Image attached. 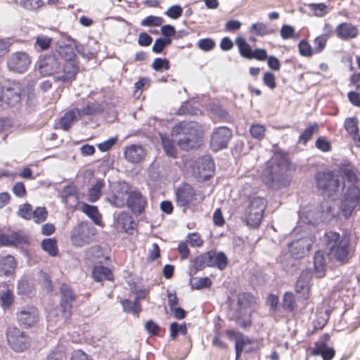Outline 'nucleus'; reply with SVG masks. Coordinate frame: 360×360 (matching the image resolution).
Segmentation results:
<instances>
[{
	"label": "nucleus",
	"instance_id": "9d476101",
	"mask_svg": "<svg viewBox=\"0 0 360 360\" xmlns=\"http://www.w3.org/2000/svg\"><path fill=\"white\" fill-rule=\"evenodd\" d=\"M6 337L10 347L17 352H23L30 346V338L18 328H8Z\"/></svg>",
	"mask_w": 360,
	"mask_h": 360
},
{
	"label": "nucleus",
	"instance_id": "f704fd0d",
	"mask_svg": "<svg viewBox=\"0 0 360 360\" xmlns=\"http://www.w3.org/2000/svg\"><path fill=\"white\" fill-rule=\"evenodd\" d=\"M314 269L317 277L321 278L324 276L325 259L321 251H317L314 255Z\"/></svg>",
	"mask_w": 360,
	"mask_h": 360
},
{
	"label": "nucleus",
	"instance_id": "c9c22d12",
	"mask_svg": "<svg viewBox=\"0 0 360 360\" xmlns=\"http://www.w3.org/2000/svg\"><path fill=\"white\" fill-rule=\"evenodd\" d=\"M274 30L269 29L266 25L263 22H257L251 25L250 32L257 36L262 37L274 33Z\"/></svg>",
	"mask_w": 360,
	"mask_h": 360
},
{
	"label": "nucleus",
	"instance_id": "79ce46f5",
	"mask_svg": "<svg viewBox=\"0 0 360 360\" xmlns=\"http://www.w3.org/2000/svg\"><path fill=\"white\" fill-rule=\"evenodd\" d=\"M15 2L27 10L33 11L39 9L44 4L41 0H15Z\"/></svg>",
	"mask_w": 360,
	"mask_h": 360
},
{
	"label": "nucleus",
	"instance_id": "5fc2aeb1",
	"mask_svg": "<svg viewBox=\"0 0 360 360\" xmlns=\"http://www.w3.org/2000/svg\"><path fill=\"white\" fill-rule=\"evenodd\" d=\"M283 306L284 309L293 310L295 306L294 295L291 292H287L283 296Z\"/></svg>",
	"mask_w": 360,
	"mask_h": 360
},
{
	"label": "nucleus",
	"instance_id": "58836bf2",
	"mask_svg": "<svg viewBox=\"0 0 360 360\" xmlns=\"http://www.w3.org/2000/svg\"><path fill=\"white\" fill-rule=\"evenodd\" d=\"M191 286L193 289H202L209 288L212 285L211 280L207 277L204 278H192L190 281Z\"/></svg>",
	"mask_w": 360,
	"mask_h": 360
},
{
	"label": "nucleus",
	"instance_id": "bf43d9fd",
	"mask_svg": "<svg viewBox=\"0 0 360 360\" xmlns=\"http://www.w3.org/2000/svg\"><path fill=\"white\" fill-rule=\"evenodd\" d=\"M65 349L63 346H58L48 355V358L50 360H60L63 359L65 355Z\"/></svg>",
	"mask_w": 360,
	"mask_h": 360
},
{
	"label": "nucleus",
	"instance_id": "6ab92c4d",
	"mask_svg": "<svg viewBox=\"0 0 360 360\" xmlns=\"http://www.w3.org/2000/svg\"><path fill=\"white\" fill-rule=\"evenodd\" d=\"M214 171V163L209 156L202 157L197 163V176L204 181L210 177Z\"/></svg>",
	"mask_w": 360,
	"mask_h": 360
},
{
	"label": "nucleus",
	"instance_id": "338daca9",
	"mask_svg": "<svg viewBox=\"0 0 360 360\" xmlns=\"http://www.w3.org/2000/svg\"><path fill=\"white\" fill-rule=\"evenodd\" d=\"M263 81L265 85L273 89L276 87L275 76L271 72H266L264 75Z\"/></svg>",
	"mask_w": 360,
	"mask_h": 360
},
{
	"label": "nucleus",
	"instance_id": "a211bd4d",
	"mask_svg": "<svg viewBox=\"0 0 360 360\" xmlns=\"http://www.w3.org/2000/svg\"><path fill=\"white\" fill-rule=\"evenodd\" d=\"M329 338V335L325 334L320 341L316 342L315 347L311 350V354L314 356L321 355L323 360H331L335 355V350L327 346Z\"/></svg>",
	"mask_w": 360,
	"mask_h": 360
},
{
	"label": "nucleus",
	"instance_id": "dca6fc26",
	"mask_svg": "<svg viewBox=\"0 0 360 360\" xmlns=\"http://www.w3.org/2000/svg\"><path fill=\"white\" fill-rule=\"evenodd\" d=\"M22 86L20 82L13 81L8 84L4 92L3 91V98L10 105H15L21 100V93Z\"/></svg>",
	"mask_w": 360,
	"mask_h": 360
},
{
	"label": "nucleus",
	"instance_id": "49530a36",
	"mask_svg": "<svg viewBox=\"0 0 360 360\" xmlns=\"http://www.w3.org/2000/svg\"><path fill=\"white\" fill-rule=\"evenodd\" d=\"M317 129L318 125L316 124L308 127L300 136L299 142L303 143H307Z\"/></svg>",
	"mask_w": 360,
	"mask_h": 360
},
{
	"label": "nucleus",
	"instance_id": "4d7b16f0",
	"mask_svg": "<svg viewBox=\"0 0 360 360\" xmlns=\"http://www.w3.org/2000/svg\"><path fill=\"white\" fill-rule=\"evenodd\" d=\"M198 46L204 51L212 50L215 46V42L213 39L205 38L200 39L198 42Z\"/></svg>",
	"mask_w": 360,
	"mask_h": 360
},
{
	"label": "nucleus",
	"instance_id": "a19ab883",
	"mask_svg": "<svg viewBox=\"0 0 360 360\" xmlns=\"http://www.w3.org/2000/svg\"><path fill=\"white\" fill-rule=\"evenodd\" d=\"M249 131L253 139L261 141L264 138L266 128L264 125L253 124L250 127Z\"/></svg>",
	"mask_w": 360,
	"mask_h": 360
},
{
	"label": "nucleus",
	"instance_id": "f03ea898",
	"mask_svg": "<svg viewBox=\"0 0 360 360\" xmlns=\"http://www.w3.org/2000/svg\"><path fill=\"white\" fill-rule=\"evenodd\" d=\"M288 167L287 157L280 152H276L266 165L262 179L267 186L272 188L287 186L291 181L290 176L287 174Z\"/></svg>",
	"mask_w": 360,
	"mask_h": 360
},
{
	"label": "nucleus",
	"instance_id": "7c9ffc66",
	"mask_svg": "<svg viewBox=\"0 0 360 360\" xmlns=\"http://www.w3.org/2000/svg\"><path fill=\"white\" fill-rule=\"evenodd\" d=\"M92 275L95 281L99 282L104 279L112 281L113 279L111 271L103 266H96L93 269Z\"/></svg>",
	"mask_w": 360,
	"mask_h": 360
},
{
	"label": "nucleus",
	"instance_id": "09e8293b",
	"mask_svg": "<svg viewBox=\"0 0 360 360\" xmlns=\"http://www.w3.org/2000/svg\"><path fill=\"white\" fill-rule=\"evenodd\" d=\"M329 314L327 312L319 311L316 314V319L314 321V326L316 329H321L327 323Z\"/></svg>",
	"mask_w": 360,
	"mask_h": 360
},
{
	"label": "nucleus",
	"instance_id": "de8ad7c7",
	"mask_svg": "<svg viewBox=\"0 0 360 360\" xmlns=\"http://www.w3.org/2000/svg\"><path fill=\"white\" fill-rule=\"evenodd\" d=\"M254 297L250 293L243 292L238 297V304L240 308H247L253 302Z\"/></svg>",
	"mask_w": 360,
	"mask_h": 360
},
{
	"label": "nucleus",
	"instance_id": "4c0bfd02",
	"mask_svg": "<svg viewBox=\"0 0 360 360\" xmlns=\"http://www.w3.org/2000/svg\"><path fill=\"white\" fill-rule=\"evenodd\" d=\"M43 250L47 252L51 256H56L58 254L57 242L53 238H46L41 242Z\"/></svg>",
	"mask_w": 360,
	"mask_h": 360
},
{
	"label": "nucleus",
	"instance_id": "a878e982",
	"mask_svg": "<svg viewBox=\"0 0 360 360\" xmlns=\"http://www.w3.org/2000/svg\"><path fill=\"white\" fill-rule=\"evenodd\" d=\"M133 225L132 217L129 213L122 212L118 214L116 219V228L117 230L132 234Z\"/></svg>",
	"mask_w": 360,
	"mask_h": 360
},
{
	"label": "nucleus",
	"instance_id": "6e6552de",
	"mask_svg": "<svg viewBox=\"0 0 360 360\" xmlns=\"http://www.w3.org/2000/svg\"><path fill=\"white\" fill-rule=\"evenodd\" d=\"M266 201L261 197L253 198L245 212V218L248 226L257 227L263 217Z\"/></svg>",
	"mask_w": 360,
	"mask_h": 360
},
{
	"label": "nucleus",
	"instance_id": "c756f323",
	"mask_svg": "<svg viewBox=\"0 0 360 360\" xmlns=\"http://www.w3.org/2000/svg\"><path fill=\"white\" fill-rule=\"evenodd\" d=\"M226 335L230 340H234L236 342V350H243L245 345L250 343V341L247 336L233 330H226Z\"/></svg>",
	"mask_w": 360,
	"mask_h": 360
},
{
	"label": "nucleus",
	"instance_id": "423d86ee",
	"mask_svg": "<svg viewBox=\"0 0 360 360\" xmlns=\"http://www.w3.org/2000/svg\"><path fill=\"white\" fill-rule=\"evenodd\" d=\"M56 52L64 60L63 74L58 78L63 81H72L75 79L78 66L75 60L76 53L72 44H58Z\"/></svg>",
	"mask_w": 360,
	"mask_h": 360
},
{
	"label": "nucleus",
	"instance_id": "bb28decb",
	"mask_svg": "<svg viewBox=\"0 0 360 360\" xmlns=\"http://www.w3.org/2000/svg\"><path fill=\"white\" fill-rule=\"evenodd\" d=\"M16 267L15 258L11 255L0 257V276L12 274Z\"/></svg>",
	"mask_w": 360,
	"mask_h": 360
},
{
	"label": "nucleus",
	"instance_id": "f257e3e1",
	"mask_svg": "<svg viewBox=\"0 0 360 360\" xmlns=\"http://www.w3.org/2000/svg\"><path fill=\"white\" fill-rule=\"evenodd\" d=\"M357 183L356 174L351 165H342L336 172H319L316 175L317 187L333 200L347 188L341 207L345 218L352 214L359 202L360 191Z\"/></svg>",
	"mask_w": 360,
	"mask_h": 360
},
{
	"label": "nucleus",
	"instance_id": "0eeeda50",
	"mask_svg": "<svg viewBox=\"0 0 360 360\" xmlns=\"http://www.w3.org/2000/svg\"><path fill=\"white\" fill-rule=\"evenodd\" d=\"M38 69L42 76H53L56 82H68L58 77L63 74V65L55 53L45 55L38 60Z\"/></svg>",
	"mask_w": 360,
	"mask_h": 360
},
{
	"label": "nucleus",
	"instance_id": "cd10ccee",
	"mask_svg": "<svg viewBox=\"0 0 360 360\" xmlns=\"http://www.w3.org/2000/svg\"><path fill=\"white\" fill-rule=\"evenodd\" d=\"M335 32L338 37L342 39H349L357 36L358 29L349 23L345 22L336 27Z\"/></svg>",
	"mask_w": 360,
	"mask_h": 360
},
{
	"label": "nucleus",
	"instance_id": "c03bdc74",
	"mask_svg": "<svg viewBox=\"0 0 360 360\" xmlns=\"http://www.w3.org/2000/svg\"><path fill=\"white\" fill-rule=\"evenodd\" d=\"M207 255L205 253L196 257L193 260V265L196 271H200L205 267H209Z\"/></svg>",
	"mask_w": 360,
	"mask_h": 360
},
{
	"label": "nucleus",
	"instance_id": "1a4fd4ad",
	"mask_svg": "<svg viewBox=\"0 0 360 360\" xmlns=\"http://www.w3.org/2000/svg\"><path fill=\"white\" fill-rule=\"evenodd\" d=\"M95 232V228L92 225L82 222L73 229L71 241L74 245L83 246L93 240Z\"/></svg>",
	"mask_w": 360,
	"mask_h": 360
},
{
	"label": "nucleus",
	"instance_id": "a18cd8bd",
	"mask_svg": "<svg viewBox=\"0 0 360 360\" xmlns=\"http://www.w3.org/2000/svg\"><path fill=\"white\" fill-rule=\"evenodd\" d=\"M48 213L45 207H39L32 212V218L37 223H41L46 219Z\"/></svg>",
	"mask_w": 360,
	"mask_h": 360
},
{
	"label": "nucleus",
	"instance_id": "b1692460",
	"mask_svg": "<svg viewBox=\"0 0 360 360\" xmlns=\"http://www.w3.org/2000/svg\"><path fill=\"white\" fill-rule=\"evenodd\" d=\"M194 192L193 188L188 184L184 185L177 188L176 191V200L179 206L185 207L193 200Z\"/></svg>",
	"mask_w": 360,
	"mask_h": 360
},
{
	"label": "nucleus",
	"instance_id": "e2e57ef3",
	"mask_svg": "<svg viewBox=\"0 0 360 360\" xmlns=\"http://www.w3.org/2000/svg\"><path fill=\"white\" fill-rule=\"evenodd\" d=\"M117 141V137H111L108 140L99 143L98 145V148L101 152H106L110 150L116 143Z\"/></svg>",
	"mask_w": 360,
	"mask_h": 360
},
{
	"label": "nucleus",
	"instance_id": "2f4dec72",
	"mask_svg": "<svg viewBox=\"0 0 360 360\" xmlns=\"http://www.w3.org/2000/svg\"><path fill=\"white\" fill-rule=\"evenodd\" d=\"M236 44L238 47L240 54L246 58L250 59L252 53V49L245 39L242 37H238L236 39Z\"/></svg>",
	"mask_w": 360,
	"mask_h": 360
},
{
	"label": "nucleus",
	"instance_id": "6e6d98bb",
	"mask_svg": "<svg viewBox=\"0 0 360 360\" xmlns=\"http://www.w3.org/2000/svg\"><path fill=\"white\" fill-rule=\"evenodd\" d=\"M152 67L158 72H162L163 70H167L169 68V61L167 59L157 58L154 60Z\"/></svg>",
	"mask_w": 360,
	"mask_h": 360
},
{
	"label": "nucleus",
	"instance_id": "603ef678",
	"mask_svg": "<svg viewBox=\"0 0 360 360\" xmlns=\"http://www.w3.org/2000/svg\"><path fill=\"white\" fill-rule=\"evenodd\" d=\"M13 122L9 119L0 120V137L2 140H5L8 136V131L12 127Z\"/></svg>",
	"mask_w": 360,
	"mask_h": 360
},
{
	"label": "nucleus",
	"instance_id": "473e14b6",
	"mask_svg": "<svg viewBox=\"0 0 360 360\" xmlns=\"http://www.w3.org/2000/svg\"><path fill=\"white\" fill-rule=\"evenodd\" d=\"M305 6L309 8L313 15L319 18L323 17L329 11L328 6L323 3L308 4Z\"/></svg>",
	"mask_w": 360,
	"mask_h": 360
},
{
	"label": "nucleus",
	"instance_id": "e433bc0d",
	"mask_svg": "<svg viewBox=\"0 0 360 360\" xmlns=\"http://www.w3.org/2000/svg\"><path fill=\"white\" fill-rule=\"evenodd\" d=\"M82 210L89 217H90L95 224H99L101 221V216L96 206L84 203L82 207Z\"/></svg>",
	"mask_w": 360,
	"mask_h": 360
},
{
	"label": "nucleus",
	"instance_id": "ea45409f",
	"mask_svg": "<svg viewBox=\"0 0 360 360\" xmlns=\"http://www.w3.org/2000/svg\"><path fill=\"white\" fill-rule=\"evenodd\" d=\"M13 300L14 295L11 290L6 289L0 292L1 306L4 309L10 307L13 302Z\"/></svg>",
	"mask_w": 360,
	"mask_h": 360
},
{
	"label": "nucleus",
	"instance_id": "774afa93",
	"mask_svg": "<svg viewBox=\"0 0 360 360\" xmlns=\"http://www.w3.org/2000/svg\"><path fill=\"white\" fill-rule=\"evenodd\" d=\"M31 286L26 279H20L18 284V290L20 294H26L30 290Z\"/></svg>",
	"mask_w": 360,
	"mask_h": 360
},
{
	"label": "nucleus",
	"instance_id": "0e129e2a",
	"mask_svg": "<svg viewBox=\"0 0 360 360\" xmlns=\"http://www.w3.org/2000/svg\"><path fill=\"white\" fill-rule=\"evenodd\" d=\"M18 215L23 219H30L32 215V206L30 204H24L19 209Z\"/></svg>",
	"mask_w": 360,
	"mask_h": 360
},
{
	"label": "nucleus",
	"instance_id": "13d9d810",
	"mask_svg": "<svg viewBox=\"0 0 360 360\" xmlns=\"http://www.w3.org/2000/svg\"><path fill=\"white\" fill-rule=\"evenodd\" d=\"M183 13L182 8L179 5L170 6L165 12V15L172 19H178Z\"/></svg>",
	"mask_w": 360,
	"mask_h": 360
},
{
	"label": "nucleus",
	"instance_id": "39448f33",
	"mask_svg": "<svg viewBox=\"0 0 360 360\" xmlns=\"http://www.w3.org/2000/svg\"><path fill=\"white\" fill-rule=\"evenodd\" d=\"M172 135H183V137L178 140V144L185 150L198 146L200 141L198 130L193 122H180L172 128Z\"/></svg>",
	"mask_w": 360,
	"mask_h": 360
},
{
	"label": "nucleus",
	"instance_id": "393cba45",
	"mask_svg": "<svg viewBox=\"0 0 360 360\" xmlns=\"http://www.w3.org/2000/svg\"><path fill=\"white\" fill-rule=\"evenodd\" d=\"M344 127L348 134L352 138L356 146H360V136L359 134V120L356 117L345 119Z\"/></svg>",
	"mask_w": 360,
	"mask_h": 360
},
{
	"label": "nucleus",
	"instance_id": "8fccbe9b",
	"mask_svg": "<svg viewBox=\"0 0 360 360\" xmlns=\"http://www.w3.org/2000/svg\"><path fill=\"white\" fill-rule=\"evenodd\" d=\"M171 43L172 39L170 38H158L155 41L153 51L155 53H160L166 46L169 45Z\"/></svg>",
	"mask_w": 360,
	"mask_h": 360
},
{
	"label": "nucleus",
	"instance_id": "412c9836",
	"mask_svg": "<svg viewBox=\"0 0 360 360\" xmlns=\"http://www.w3.org/2000/svg\"><path fill=\"white\" fill-rule=\"evenodd\" d=\"M146 205V200L139 191L130 192L127 198V205L131 211L136 214H141Z\"/></svg>",
	"mask_w": 360,
	"mask_h": 360
},
{
	"label": "nucleus",
	"instance_id": "4468645a",
	"mask_svg": "<svg viewBox=\"0 0 360 360\" xmlns=\"http://www.w3.org/2000/svg\"><path fill=\"white\" fill-rule=\"evenodd\" d=\"M60 308L64 319H67L71 314L72 303L76 297L69 285L65 283L60 286Z\"/></svg>",
	"mask_w": 360,
	"mask_h": 360
},
{
	"label": "nucleus",
	"instance_id": "680f3d73",
	"mask_svg": "<svg viewBox=\"0 0 360 360\" xmlns=\"http://www.w3.org/2000/svg\"><path fill=\"white\" fill-rule=\"evenodd\" d=\"M299 52L303 56H311L312 54V49L310 44L306 41H301L298 45Z\"/></svg>",
	"mask_w": 360,
	"mask_h": 360
},
{
	"label": "nucleus",
	"instance_id": "69168bd1",
	"mask_svg": "<svg viewBox=\"0 0 360 360\" xmlns=\"http://www.w3.org/2000/svg\"><path fill=\"white\" fill-rule=\"evenodd\" d=\"M327 39L325 36L321 35L314 39V50L316 53L321 52L326 46Z\"/></svg>",
	"mask_w": 360,
	"mask_h": 360
},
{
	"label": "nucleus",
	"instance_id": "37998d69",
	"mask_svg": "<svg viewBox=\"0 0 360 360\" xmlns=\"http://www.w3.org/2000/svg\"><path fill=\"white\" fill-rule=\"evenodd\" d=\"M122 305L124 311L131 313L137 316L141 310L140 304H136L134 301L131 302L129 300H124L122 301Z\"/></svg>",
	"mask_w": 360,
	"mask_h": 360
},
{
	"label": "nucleus",
	"instance_id": "f3484780",
	"mask_svg": "<svg viewBox=\"0 0 360 360\" xmlns=\"http://www.w3.org/2000/svg\"><path fill=\"white\" fill-rule=\"evenodd\" d=\"M129 194L124 186L118 184L115 186V191L108 195L107 200L114 207H122L127 204Z\"/></svg>",
	"mask_w": 360,
	"mask_h": 360
},
{
	"label": "nucleus",
	"instance_id": "2eb2a0df",
	"mask_svg": "<svg viewBox=\"0 0 360 360\" xmlns=\"http://www.w3.org/2000/svg\"><path fill=\"white\" fill-rule=\"evenodd\" d=\"M124 155L128 162L136 164L145 159L146 150L141 144H131L125 147Z\"/></svg>",
	"mask_w": 360,
	"mask_h": 360
},
{
	"label": "nucleus",
	"instance_id": "5701e85b",
	"mask_svg": "<svg viewBox=\"0 0 360 360\" xmlns=\"http://www.w3.org/2000/svg\"><path fill=\"white\" fill-rule=\"evenodd\" d=\"M18 319L21 325L30 326L37 321L38 311L33 307L24 308L19 312Z\"/></svg>",
	"mask_w": 360,
	"mask_h": 360
},
{
	"label": "nucleus",
	"instance_id": "7ed1b4c3",
	"mask_svg": "<svg viewBox=\"0 0 360 360\" xmlns=\"http://www.w3.org/2000/svg\"><path fill=\"white\" fill-rule=\"evenodd\" d=\"M313 243L311 237H304L290 243L288 250L280 258L283 269L288 273H293L294 269L298 264V259L310 250Z\"/></svg>",
	"mask_w": 360,
	"mask_h": 360
},
{
	"label": "nucleus",
	"instance_id": "9b49d317",
	"mask_svg": "<svg viewBox=\"0 0 360 360\" xmlns=\"http://www.w3.org/2000/svg\"><path fill=\"white\" fill-rule=\"evenodd\" d=\"M31 63L30 57L27 53L18 51L10 55L7 59L8 68L15 72H25Z\"/></svg>",
	"mask_w": 360,
	"mask_h": 360
},
{
	"label": "nucleus",
	"instance_id": "20e7f679",
	"mask_svg": "<svg viewBox=\"0 0 360 360\" xmlns=\"http://www.w3.org/2000/svg\"><path fill=\"white\" fill-rule=\"evenodd\" d=\"M323 240L328 255L330 259L345 262L349 255V239L347 236H340L334 231L326 232Z\"/></svg>",
	"mask_w": 360,
	"mask_h": 360
},
{
	"label": "nucleus",
	"instance_id": "ddd939ff",
	"mask_svg": "<svg viewBox=\"0 0 360 360\" xmlns=\"http://www.w3.org/2000/svg\"><path fill=\"white\" fill-rule=\"evenodd\" d=\"M312 277V272L310 270L302 271L297 280L295 285V290L299 297L307 300L310 296V281Z\"/></svg>",
	"mask_w": 360,
	"mask_h": 360
},
{
	"label": "nucleus",
	"instance_id": "4be33fe9",
	"mask_svg": "<svg viewBox=\"0 0 360 360\" xmlns=\"http://www.w3.org/2000/svg\"><path fill=\"white\" fill-rule=\"evenodd\" d=\"M208 258L209 267H217L224 270L228 264V259L223 252L208 251L206 252Z\"/></svg>",
	"mask_w": 360,
	"mask_h": 360
},
{
	"label": "nucleus",
	"instance_id": "864d4df0",
	"mask_svg": "<svg viewBox=\"0 0 360 360\" xmlns=\"http://www.w3.org/2000/svg\"><path fill=\"white\" fill-rule=\"evenodd\" d=\"M163 19L161 17L158 16H154V15H150L144 18L141 22V25L142 26H160L163 22Z\"/></svg>",
	"mask_w": 360,
	"mask_h": 360
},
{
	"label": "nucleus",
	"instance_id": "c85d7f7f",
	"mask_svg": "<svg viewBox=\"0 0 360 360\" xmlns=\"http://www.w3.org/2000/svg\"><path fill=\"white\" fill-rule=\"evenodd\" d=\"M81 116L79 109L75 108L66 112L63 117L60 118V125L63 130L69 129Z\"/></svg>",
	"mask_w": 360,
	"mask_h": 360
},
{
	"label": "nucleus",
	"instance_id": "72a5a7b5",
	"mask_svg": "<svg viewBox=\"0 0 360 360\" xmlns=\"http://www.w3.org/2000/svg\"><path fill=\"white\" fill-rule=\"evenodd\" d=\"M104 186V182L102 180H98L93 184L88 191V200L94 202L101 196V189Z\"/></svg>",
	"mask_w": 360,
	"mask_h": 360
},
{
	"label": "nucleus",
	"instance_id": "f8f14e48",
	"mask_svg": "<svg viewBox=\"0 0 360 360\" xmlns=\"http://www.w3.org/2000/svg\"><path fill=\"white\" fill-rule=\"evenodd\" d=\"M232 136L231 131L226 127L216 128L210 139V148L213 151H218L227 146Z\"/></svg>",
	"mask_w": 360,
	"mask_h": 360
},
{
	"label": "nucleus",
	"instance_id": "3c124183",
	"mask_svg": "<svg viewBox=\"0 0 360 360\" xmlns=\"http://www.w3.org/2000/svg\"><path fill=\"white\" fill-rule=\"evenodd\" d=\"M161 139L162 146L166 154L170 157H175L176 152L173 142L167 138L161 137Z\"/></svg>",
	"mask_w": 360,
	"mask_h": 360
},
{
	"label": "nucleus",
	"instance_id": "aec40b11",
	"mask_svg": "<svg viewBox=\"0 0 360 360\" xmlns=\"http://www.w3.org/2000/svg\"><path fill=\"white\" fill-rule=\"evenodd\" d=\"M29 238L26 235L20 233L0 235V245L7 247H18L28 243Z\"/></svg>",
	"mask_w": 360,
	"mask_h": 360
},
{
	"label": "nucleus",
	"instance_id": "052dcab7",
	"mask_svg": "<svg viewBox=\"0 0 360 360\" xmlns=\"http://www.w3.org/2000/svg\"><path fill=\"white\" fill-rule=\"evenodd\" d=\"M51 41V38L47 36L40 35L37 37L36 45H37L41 50H46L49 48Z\"/></svg>",
	"mask_w": 360,
	"mask_h": 360
}]
</instances>
